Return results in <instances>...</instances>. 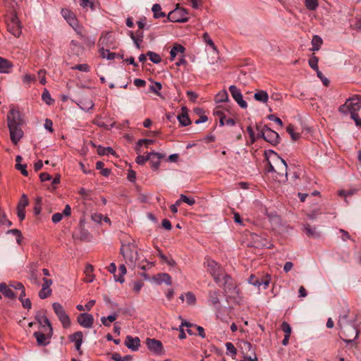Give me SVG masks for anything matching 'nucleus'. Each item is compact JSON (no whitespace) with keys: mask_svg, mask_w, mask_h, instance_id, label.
Here are the masks:
<instances>
[{"mask_svg":"<svg viewBox=\"0 0 361 361\" xmlns=\"http://www.w3.org/2000/svg\"><path fill=\"white\" fill-rule=\"evenodd\" d=\"M121 247L120 253L126 260V263L131 267H135L138 259V254L136 249L135 240L131 239L128 234L122 233L120 235Z\"/></svg>","mask_w":361,"mask_h":361,"instance_id":"nucleus-1","label":"nucleus"},{"mask_svg":"<svg viewBox=\"0 0 361 361\" xmlns=\"http://www.w3.org/2000/svg\"><path fill=\"white\" fill-rule=\"evenodd\" d=\"M287 164L276 153L273 152L269 161V171L274 172V178L279 182L287 180Z\"/></svg>","mask_w":361,"mask_h":361,"instance_id":"nucleus-2","label":"nucleus"},{"mask_svg":"<svg viewBox=\"0 0 361 361\" xmlns=\"http://www.w3.org/2000/svg\"><path fill=\"white\" fill-rule=\"evenodd\" d=\"M338 324L341 328L339 336L345 343H351L357 338L359 331L353 322L348 320L347 315L340 317Z\"/></svg>","mask_w":361,"mask_h":361,"instance_id":"nucleus-3","label":"nucleus"},{"mask_svg":"<svg viewBox=\"0 0 361 361\" xmlns=\"http://www.w3.org/2000/svg\"><path fill=\"white\" fill-rule=\"evenodd\" d=\"M204 264L207 267V271L214 278L216 283L219 284L221 283V278H223V276L226 274L222 267L219 263L209 258L205 259Z\"/></svg>","mask_w":361,"mask_h":361,"instance_id":"nucleus-4","label":"nucleus"},{"mask_svg":"<svg viewBox=\"0 0 361 361\" xmlns=\"http://www.w3.org/2000/svg\"><path fill=\"white\" fill-rule=\"evenodd\" d=\"M361 109V98L357 97H352L348 99L345 103L339 107L338 111L344 114H357V111Z\"/></svg>","mask_w":361,"mask_h":361,"instance_id":"nucleus-5","label":"nucleus"},{"mask_svg":"<svg viewBox=\"0 0 361 361\" xmlns=\"http://www.w3.org/2000/svg\"><path fill=\"white\" fill-rule=\"evenodd\" d=\"M226 294H228L229 297L235 298L239 295L240 290L238 288L233 279L227 274H225L221 278V283L219 284Z\"/></svg>","mask_w":361,"mask_h":361,"instance_id":"nucleus-6","label":"nucleus"},{"mask_svg":"<svg viewBox=\"0 0 361 361\" xmlns=\"http://www.w3.org/2000/svg\"><path fill=\"white\" fill-rule=\"evenodd\" d=\"M8 31L16 37L20 36L22 27L16 13H11L7 20Z\"/></svg>","mask_w":361,"mask_h":361,"instance_id":"nucleus-7","label":"nucleus"},{"mask_svg":"<svg viewBox=\"0 0 361 361\" xmlns=\"http://www.w3.org/2000/svg\"><path fill=\"white\" fill-rule=\"evenodd\" d=\"M203 40L204 42L207 44V46L209 47L207 49V51H209V62L211 64L215 63V62L217 61V59H219V53L217 48L216 45L214 44L212 39L210 38L209 34L207 32H204L203 34Z\"/></svg>","mask_w":361,"mask_h":361,"instance_id":"nucleus-8","label":"nucleus"},{"mask_svg":"<svg viewBox=\"0 0 361 361\" xmlns=\"http://www.w3.org/2000/svg\"><path fill=\"white\" fill-rule=\"evenodd\" d=\"M188 13L185 8H176L169 12L167 20L174 23H185L188 20Z\"/></svg>","mask_w":361,"mask_h":361,"instance_id":"nucleus-9","label":"nucleus"},{"mask_svg":"<svg viewBox=\"0 0 361 361\" xmlns=\"http://www.w3.org/2000/svg\"><path fill=\"white\" fill-rule=\"evenodd\" d=\"M53 335L52 326L44 329V332L36 331L33 336L37 340V343L40 346H45L49 343V340Z\"/></svg>","mask_w":361,"mask_h":361,"instance_id":"nucleus-10","label":"nucleus"},{"mask_svg":"<svg viewBox=\"0 0 361 361\" xmlns=\"http://www.w3.org/2000/svg\"><path fill=\"white\" fill-rule=\"evenodd\" d=\"M228 90L231 94L233 99L237 102V104L242 108L246 109L247 107V102L243 99V94L240 90L235 85H230Z\"/></svg>","mask_w":361,"mask_h":361,"instance_id":"nucleus-11","label":"nucleus"},{"mask_svg":"<svg viewBox=\"0 0 361 361\" xmlns=\"http://www.w3.org/2000/svg\"><path fill=\"white\" fill-rule=\"evenodd\" d=\"M261 133L267 142L272 145H276L279 142V134L271 128L266 127L262 130Z\"/></svg>","mask_w":361,"mask_h":361,"instance_id":"nucleus-12","label":"nucleus"},{"mask_svg":"<svg viewBox=\"0 0 361 361\" xmlns=\"http://www.w3.org/2000/svg\"><path fill=\"white\" fill-rule=\"evenodd\" d=\"M72 235L75 240L90 241L92 238V235L85 227H75Z\"/></svg>","mask_w":361,"mask_h":361,"instance_id":"nucleus-13","label":"nucleus"},{"mask_svg":"<svg viewBox=\"0 0 361 361\" xmlns=\"http://www.w3.org/2000/svg\"><path fill=\"white\" fill-rule=\"evenodd\" d=\"M146 345L148 349L158 355H161L164 352V348L161 342L155 338H147Z\"/></svg>","mask_w":361,"mask_h":361,"instance_id":"nucleus-14","label":"nucleus"},{"mask_svg":"<svg viewBox=\"0 0 361 361\" xmlns=\"http://www.w3.org/2000/svg\"><path fill=\"white\" fill-rule=\"evenodd\" d=\"M28 279L32 284L39 286V273L38 271L37 264L35 263H30L28 266Z\"/></svg>","mask_w":361,"mask_h":361,"instance_id":"nucleus-15","label":"nucleus"},{"mask_svg":"<svg viewBox=\"0 0 361 361\" xmlns=\"http://www.w3.org/2000/svg\"><path fill=\"white\" fill-rule=\"evenodd\" d=\"M42 281L43 283L42 285L41 290L39 291V297L41 299H45L52 293V290L50 286L52 285L53 281L51 279H49L45 277L42 279Z\"/></svg>","mask_w":361,"mask_h":361,"instance_id":"nucleus-16","label":"nucleus"},{"mask_svg":"<svg viewBox=\"0 0 361 361\" xmlns=\"http://www.w3.org/2000/svg\"><path fill=\"white\" fill-rule=\"evenodd\" d=\"M8 126H20L23 121L19 111L11 109L7 116Z\"/></svg>","mask_w":361,"mask_h":361,"instance_id":"nucleus-17","label":"nucleus"},{"mask_svg":"<svg viewBox=\"0 0 361 361\" xmlns=\"http://www.w3.org/2000/svg\"><path fill=\"white\" fill-rule=\"evenodd\" d=\"M78 323L84 328H91L94 323V317L88 313H81L77 317Z\"/></svg>","mask_w":361,"mask_h":361,"instance_id":"nucleus-18","label":"nucleus"},{"mask_svg":"<svg viewBox=\"0 0 361 361\" xmlns=\"http://www.w3.org/2000/svg\"><path fill=\"white\" fill-rule=\"evenodd\" d=\"M83 334L82 331H77L68 336V339L71 342L75 343V349L78 352L79 355L82 354L81 350V345L82 343Z\"/></svg>","mask_w":361,"mask_h":361,"instance_id":"nucleus-19","label":"nucleus"},{"mask_svg":"<svg viewBox=\"0 0 361 361\" xmlns=\"http://www.w3.org/2000/svg\"><path fill=\"white\" fill-rule=\"evenodd\" d=\"M11 142L16 145L23 136V132L20 126H8Z\"/></svg>","mask_w":361,"mask_h":361,"instance_id":"nucleus-20","label":"nucleus"},{"mask_svg":"<svg viewBox=\"0 0 361 361\" xmlns=\"http://www.w3.org/2000/svg\"><path fill=\"white\" fill-rule=\"evenodd\" d=\"M61 15L73 28H76L78 26V20L72 11L68 9L63 8L61 10Z\"/></svg>","mask_w":361,"mask_h":361,"instance_id":"nucleus-21","label":"nucleus"},{"mask_svg":"<svg viewBox=\"0 0 361 361\" xmlns=\"http://www.w3.org/2000/svg\"><path fill=\"white\" fill-rule=\"evenodd\" d=\"M35 319L39 324V325L45 329L46 326L47 328H50L51 326V324L49 322V319L45 315V310H41L38 311L35 314Z\"/></svg>","mask_w":361,"mask_h":361,"instance_id":"nucleus-22","label":"nucleus"},{"mask_svg":"<svg viewBox=\"0 0 361 361\" xmlns=\"http://www.w3.org/2000/svg\"><path fill=\"white\" fill-rule=\"evenodd\" d=\"M125 345L128 348L136 351L138 350L140 345V341L138 337H132L131 336H127Z\"/></svg>","mask_w":361,"mask_h":361,"instance_id":"nucleus-23","label":"nucleus"},{"mask_svg":"<svg viewBox=\"0 0 361 361\" xmlns=\"http://www.w3.org/2000/svg\"><path fill=\"white\" fill-rule=\"evenodd\" d=\"M151 159H149L151 166L154 171H157L160 165V159L164 157V154L159 152H150Z\"/></svg>","mask_w":361,"mask_h":361,"instance_id":"nucleus-24","label":"nucleus"},{"mask_svg":"<svg viewBox=\"0 0 361 361\" xmlns=\"http://www.w3.org/2000/svg\"><path fill=\"white\" fill-rule=\"evenodd\" d=\"M0 292L4 297L8 299H14L16 294L13 290L5 283H0Z\"/></svg>","mask_w":361,"mask_h":361,"instance_id":"nucleus-25","label":"nucleus"},{"mask_svg":"<svg viewBox=\"0 0 361 361\" xmlns=\"http://www.w3.org/2000/svg\"><path fill=\"white\" fill-rule=\"evenodd\" d=\"M181 111L182 113L177 116V119L182 126H188L190 124V121L186 107H182Z\"/></svg>","mask_w":361,"mask_h":361,"instance_id":"nucleus-26","label":"nucleus"},{"mask_svg":"<svg viewBox=\"0 0 361 361\" xmlns=\"http://www.w3.org/2000/svg\"><path fill=\"white\" fill-rule=\"evenodd\" d=\"M214 114L219 116V123L221 126H233L235 124V121L233 118H226L225 116L223 115L222 112L219 110H216Z\"/></svg>","mask_w":361,"mask_h":361,"instance_id":"nucleus-27","label":"nucleus"},{"mask_svg":"<svg viewBox=\"0 0 361 361\" xmlns=\"http://www.w3.org/2000/svg\"><path fill=\"white\" fill-rule=\"evenodd\" d=\"M219 296V291L218 290L209 291V302L216 307H218L220 304Z\"/></svg>","mask_w":361,"mask_h":361,"instance_id":"nucleus-28","label":"nucleus"},{"mask_svg":"<svg viewBox=\"0 0 361 361\" xmlns=\"http://www.w3.org/2000/svg\"><path fill=\"white\" fill-rule=\"evenodd\" d=\"M92 220L94 224H111L110 219L107 216H104L101 214L94 213L92 214Z\"/></svg>","mask_w":361,"mask_h":361,"instance_id":"nucleus-29","label":"nucleus"},{"mask_svg":"<svg viewBox=\"0 0 361 361\" xmlns=\"http://www.w3.org/2000/svg\"><path fill=\"white\" fill-rule=\"evenodd\" d=\"M302 232L312 238H318L321 236V233L317 231V227H302Z\"/></svg>","mask_w":361,"mask_h":361,"instance_id":"nucleus-30","label":"nucleus"},{"mask_svg":"<svg viewBox=\"0 0 361 361\" xmlns=\"http://www.w3.org/2000/svg\"><path fill=\"white\" fill-rule=\"evenodd\" d=\"M185 51V49L183 45L180 44H176L170 51L171 61H173L178 54H184Z\"/></svg>","mask_w":361,"mask_h":361,"instance_id":"nucleus-31","label":"nucleus"},{"mask_svg":"<svg viewBox=\"0 0 361 361\" xmlns=\"http://www.w3.org/2000/svg\"><path fill=\"white\" fill-rule=\"evenodd\" d=\"M13 67L12 63L8 60L0 57V72L3 73H8L11 71Z\"/></svg>","mask_w":361,"mask_h":361,"instance_id":"nucleus-32","label":"nucleus"},{"mask_svg":"<svg viewBox=\"0 0 361 361\" xmlns=\"http://www.w3.org/2000/svg\"><path fill=\"white\" fill-rule=\"evenodd\" d=\"M94 267L91 264H87L85 270L84 274L86 276V278L84 279V281L86 283H91L94 279V275L93 274Z\"/></svg>","mask_w":361,"mask_h":361,"instance_id":"nucleus-33","label":"nucleus"},{"mask_svg":"<svg viewBox=\"0 0 361 361\" xmlns=\"http://www.w3.org/2000/svg\"><path fill=\"white\" fill-rule=\"evenodd\" d=\"M216 103L228 102L229 98L226 90H223L216 94L215 97Z\"/></svg>","mask_w":361,"mask_h":361,"instance_id":"nucleus-34","label":"nucleus"},{"mask_svg":"<svg viewBox=\"0 0 361 361\" xmlns=\"http://www.w3.org/2000/svg\"><path fill=\"white\" fill-rule=\"evenodd\" d=\"M254 98L256 101L267 103L269 99V95L266 91L260 90L255 93Z\"/></svg>","mask_w":361,"mask_h":361,"instance_id":"nucleus-35","label":"nucleus"},{"mask_svg":"<svg viewBox=\"0 0 361 361\" xmlns=\"http://www.w3.org/2000/svg\"><path fill=\"white\" fill-rule=\"evenodd\" d=\"M152 11L154 18H160L166 16L165 13L161 11V7L159 4H154Z\"/></svg>","mask_w":361,"mask_h":361,"instance_id":"nucleus-36","label":"nucleus"},{"mask_svg":"<svg viewBox=\"0 0 361 361\" xmlns=\"http://www.w3.org/2000/svg\"><path fill=\"white\" fill-rule=\"evenodd\" d=\"M322 39L319 36L314 35L312 39V48L311 50L314 51H318L322 44Z\"/></svg>","mask_w":361,"mask_h":361,"instance_id":"nucleus-37","label":"nucleus"},{"mask_svg":"<svg viewBox=\"0 0 361 361\" xmlns=\"http://www.w3.org/2000/svg\"><path fill=\"white\" fill-rule=\"evenodd\" d=\"M118 271H119V275L117 276V275L114 274V278L116 281H118L122 283L125 281L124 275L126 274V266L124 264H121L118 267Z\"/></svg>","mask_w":361,"mask_h":361,"instance_id":"nucleus-38","label":"nucleus"},{"mask_svg":"<svg viewBox=\"0 0 361 361\" xmlns=\"http://www.w3.org/2000/svg\"><path fill=\"white\" fill-rule=\"evenodd\" d=\"M52 307H53V310H54L55 314L57 315L58 318H59L60 317H62L66 314L63 306L60 303L54 302L52 304Z\"/></svg>","mask_w":361,"mask_h":361,"instance_id":"nucleus-39","label":"nucleus"},{"mask_svg":"<svg viewBox=\"0 0 361 361\" xmlns=\"http://www.w3.org/2000/svg\"><path fill=\"white\" fill-rule=\"evenodd\" d=\"M78 104L81 109L85 111H89L94 106V103L91 99L80 101Z\"/></svg>","mask_w":361,"mask_h":361,"instance_id":"nucleus-40","label":"nucleus"},{"mask_svg":"<svg viewBox=\"0 0 361 361\" xmlns=\"http://www.w3.org/2000/svg\"><path fill=\"white\" fill-rule=\"evenodd\" d=\"M111 359L114 361H131L133 360V357L131 355L121 357L119 353H114L111 355Z\"/></svg>","mask_w":361,"mask_h":361,"instance_id":"nucleus-41","label":"nucleus"},{"mask_svg":"<svg viewBox=\"0 0 361 361\" xmlns=\"http://www.w3.org/2000/svg\"><path fill=\"white\" fill-rule=\"evenodd\" d=\"M286 131L290 135L293 140H298L300 137V134L295 131V129L292 125H289L286 128Z\"/></svg>","mask_w":361,"mask_h":361,"instance_id":"nucleus-42","label":"nucleus"},{"mask_svg":"<svg viewBox=\"0 0 361 361\" xmlns=\"http://www.w3.org/2000/svg\"><path fill=\"white\" fill-rule=\"evenodd\" d=\"M28 205L27 197L25 194H23L20 200L18 202L17 209L25 210V207Z\"/></svg>","mask_w":361,"mask_h":361,"instance_id":"nucleus-43","label":"nucleus"},{"mask_svg":"<svg viewBox=\"0 0 361 361\" xmlns=\"http://www.w3.org/2000/svg\"><path fill=\"white\" fill-rule=\"evenodd\" d=\"M100 54L102 58L106 59L108 60H113L116 57V54L114 52H111L108 49H102L100 50Z\"/></svg>","mask_w":361,"mask_h":361,"instance_id":"nucleus-44","label":"nucleus"},{"mask_svg":"<svg viewBox=\"0 0 361 361\" xmlns=\"http://www.w3.org/2000/svg\"><path fill=\"white\" fill-rule=\"evenodd\" d=\"M42 99L47 104L49 105H51L54 102V99L51 98L49 92L47 89L44 90L42 94Z\"/></svg>","mask_w":361,"mask_h":361,"instance_id":"nucleus-45","label":"nucleus"},{"mask_svg":"<svg viewBox=\"0 0 361 361\" xmlns=\"http://www.w3.org/2000/svg\"><path fill=\"white\" fill-rule=\"evenodd\" d=\"M147 55L149 56V60L154 63H159L161 61L160 56L155 52L148 51Z\"/></svg>","mask_w":361,"mask_h":361,"instance_id":"nucleus-46","label":"nucleus"},{"mask_svg":"<svg viewBox=\"0 0 361 361\" xmlns=\"http://www.w3.org/2000/svg\"><path fill=\"white\" fill-rule=\"evenodd\" d=\"M186 302L188 305H195L196 303V297L195 294L190 291L185 293Z\"/></svg>","mask_w":361,"mask_h":361,"instance_id":"nucleus-47","label":"nucleus"},{"mask_svg":"<svg viewBox=\"0 0 361 361\" xmlns=\"http://www.w3.org/2000/svg\"><path fill=\"white\" fill-rule=\"evenodd\" d=\"M97 152L99 155L114 154V149L110 147H103L99 146L97 149Z\"/></svg>","mask_w":361,"mask_h":361,"instance_id":"nucleus-48","label":"nucleus"},{"mask_svg":"<svg viewBox=\"0 0 361 361\" xmlns=\"http://www.w3.org/2000/svg\"><path fill=\"white\" fill-rule=\"evenodd\" d=\"M63 328L66 329L71 326V319L69 316L66 314L59 318Z\"/></svg>","mask_w":361,"mask_h":361,"instance_id":"nucleus-49","label":"nucleus"},{"mask_svg":"<svg viewBox=\"0 0 361 361\" xmlns=\"http://www.w3.org/2000/svg\"><path fill=\"white\" fill-rule=\"evenodd\" d=\"M161 282H164L167 285H171L172 283L171 277L169 274L163 273L158 275Z\"/></svg>","mask_w":361,"mask_h":361,"instance_id":"nucleus-50","label":"nucleus"},{"mask_svg":"<svg viewBox=\"0 0 361 361\" xmlns=\"http://www.w3.org/2000/svg\"><path fill=\"white\" fill-rule=\"evenodd\" d=\"M161 87H162V86L160 82H155L149 87V90L152 92H154L155 94H157L158 96H160L161 95L160 90H161Z\"/></svg>","mask_w":361,"mask_h":361,"instance_id":"nucleus-51","label":"nucleus"},{"mask_svg":"<svg viewBox=\"0 0 361 361\" xmlns=\"http://www.w3.org/2000/svg\"><path fill=\"white\" fill-rule=\"evenodd\" d=\"M73 70H78L82 72L87 73L90 71V66L87 63L79 64L72 67Z\"/></svg>","mask_w":361,"mask_h":361,"instance_id":"nucleus-52","label":"nucleus"},{"mask_svg":"<svg viewBox=\"0 0 361 361\" xmlns=\"http://www.w3.org/2000/svg\"><path fill=\"white\" fill-rule=\"evenodd\" d=\"M7 233H11L16 238V241L18 244H20L22 240V234L21 232L18 229H12L7 231Z\"/></svg>","mask_w":361,"mask_h":361,"instance_id":"nucleus-53","label":"nucleus"},{"mask_svg":"<svg viewBox=\"0 0 361 361\" xmlns=\"http://www.w3.org/2000/svg\"><path fill=\"white\" fill-rule=\"evenodd\" d=\"M281 329L285 333V335H288V336H290L291 327L288 322H283L281 325Z\"/></svg>","mask_w":361,"mask_h":361,"instance_id":"nucleus-54","label":"nucleus"},{"mask_svg":"<svg viewBox=\"0 0 361 361\" xmlns=\"http://www.w3.org/2000/svg\"><path fill=\"white\" fill-rule=\"evenodd\" d=\"M151 157L150 152L147 156L138 155L136 158V163L137 164H144L149 159H151Z\"/></svg>","mask_w":361,"mask_h":361,"instance_id":"nucleus-55","label":"nucleus"},{"mask_svg":"<svg viewBox=\"0 0 361 361\" xmlns=\"http://www.w3.org/2000/svg\"><path fill=\"white\" fill-rule=\"evenodd\" d=\"M305 5L310 10H315L318 6L317 0H305Z\"/></svg>","mask_w":361,"mask_h":361,"instance_id":"nucleus-56","label":"nucleus"},{"mask_svg":"<svg viewBox=\"0 0 361 361\" xmlns=\"http://www.w3.org/2000/svg\"><path fill=\"white\" fill-rule=\"evenodd\" d=\"M355 190H340L338 191V195L339 196L343 197L345 199L347 197L353 195L355 194Z\"/></svg>","mask_w":361,"mask_h":361,"instance_id":"nucleus-57","label":"nucleus"},{"mask_svg":"<svg viewBox=\"0 0 361 361\" xmlns=\"http://www.w3.org/2000/svg\"><path fill=\"white\" fill-rule=\"evenodd\" d=\"M179 200L180 203L182 202H185L188 205H192L195 204V201L193 198H190L184 195H180Z\"/></svg>","mask_w":361,"mask_h":361,"instance_id":"nucleus-58","label":"nucleus"},{"mask_svg":"<svg viewBox=\"0 0 361 361\" xmlns=\"http://www.w3.org/2000/svg\"><path fill=\"white\" fill-rule=\"evenodd\" d=\"M80 5L84 8H90L94 10V4L92 0H80Z\"/></svg>","mask_w":361,"mask_h":361,"instance_id":"nucleus-59","label":"nucleus"},{"mask_svg":"<svg viewBox=\"0 0 361 361\" xmlns=\"http://www.w3.org/2000/svg\"><path fill=\"white\" fill-rule=\"evenodd\" d=\"M318 59L317 57L314 56L312 58H311L310 60H309V65L310 66L314 69V71H319V68H318Z\"/></svg>","mask_w":361,"mask_h":361,"instance_id":"nucleus-60","label":"nucleus"},{"mask_svg":"<svg viewBox=\"0 0 361 361\" xmlns=\"http://www.w3.org/2000/svg\"><path fill=\"white\" fill-rule=\"evenodd\" d=\"M248 282L253 285V286H257V287H259L260 286V283H259V279H258L255 275L254 274H252L249 279H248Z\"/></svg>","mask_w":361,"mask_h":361,"instance_id":"nucleus-61","label":"nucleus"},{"mask_svg":"<svg viewBox=\"0 0 361 361\" xmlns=\"http://www.w3.org/2000/svg\"><path fill=\"white\" fill-rule=\"evenodd\" d=\"M226 350L229 352L232 355H235L237 353L236 348L234 345L230 342L226 343Z\"/></svg>","mask_w":361,"mask_h":361,"instance_id":"nucleus-62","label":"nucleus"},{"mask_svg":"<svg viewBox=\"0 0 361 361\" xmlns=\"http://www.w3.org/2000/svg\"><path fill=\"white\" fill-rule=\"evenodd\" d=\"M53 122L51 120L47 118L45 119L44 127L46 130H47L49 132L52 133L54 131L53 130Z\"/></svg>","mask_w":361,"mask_h":361,"instance_id":"nucleus-63","label":"nucleus"},{"mask_svg":"<svg viewBox=\"0 0 361 361\" xmlns=\"http://www.w3.org/2000/svg\"><path fill=\"white\" fill-rule=\"evenodd\" d=\"M35 80V77L30 74H25L23 76V82L25 84H30Z\"/></svg>","mask_w":361,"mask_h":361,"instance_id":"nucleus-64","label":"nucleus"}]
</instances>
